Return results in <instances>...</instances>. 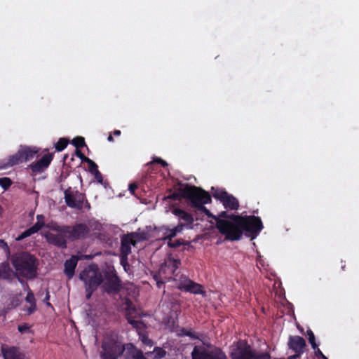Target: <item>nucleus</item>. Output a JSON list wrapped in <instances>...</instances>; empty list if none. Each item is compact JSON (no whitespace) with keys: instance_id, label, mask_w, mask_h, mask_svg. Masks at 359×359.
<instances>
[{"instance_id":"obj_38","label":"nucleus","mask_w":359,"mask_h":359,"mask_svg":"<svg viewBox=\"0 0 359 359\" xmlns=\"http://www.w3.org/2000/svg\"><path fill=\"white\" fill-rule=\"evenodd\" d=\"M28 329H29V327L27 325L18 326V330L20 332H24L27 331Z\"/></svg>"},{"instance_id":"obj_30","label":"nucleus","mask_w":359,"mask_h":359,"mask_svg":"<svg viewBox=\"0 0 359 359\" xmlns=\"http://www.w3.org/2000/svg\"><path fill=\"white\" fill-rule=\"evenodd\" d=\"M26 302L29 304H36V301L34 298V295L31 290L28 287V292L27 297L25 298Z\"/></svg>"},{"instance_id":"obj_26","label":"nucleus","mask_w":359,"mask_h":359,"mask_svg":"<svg viewBox=\"0 0 359 359\" xmlns=\"http://www.w3.org/2000/svg\"><path fill=\"white\" fill-rule=\"evenodd\" d=\"M186 291L194 294H200L202 293V287L201 285L191 281Z\"/></svg>"},{"instance_id":"obj_24","label":"nucleus","mask_w":359,"mask_h":359,"mask_svg":"<svg viewBox=\"0 0 359 359\" xmlns=\"http://www.w3.org/2000/svg\"><path fill=\"white\" fill-rule=\"evenodd\" d=\"M13 275V271L11 269L8 264L2 263L0 264V278L10 279Z\"/></svg>"},{"instance_id":"obj_22","label":"nucleus","mask_w":359,"mask_h":359,"mask_svg":"<svg viewBox=\"0 0 359 359\" xmlns=\"http://www.w3.org/2000/svg\"><path fill=\"white\" fill-rule=\"evenodd\" d=\"M104 287L108 292L117 291L119 288V280L116 276H111L104 283Z\"/></svg>"},{"instance_id":"obj_15","label":"nucleus","mask_w":359,"mask_h":359,"mask_svg":"<svg viewBox=\"0 0 359 359\" xmlns=\"http://www.w3.org/2000/svg\"><path fill=\"white\" fill-rule=\"evenodd\" d=\"M53 160V155L46 154L43 155L38 161L30 165V168L34 172H41L46 170Z\"/></svg>"},{"instance_id":"obj_46","label":"nucleus","mask_w":359,"mask_h":359,"mask_svg":"<svg viewBox=\"0 0 359 359\" xmlns=\"http://www.w3.org/2000/svg\"><path fill=\"white\" fill-rule=\"evenodd\" d=\"M114 140V138L113 137L110 135L109 137H108V141L109 142H112Z\"/></svg>"},{"instance_id":"obj_7","label":"nucleus","mask_w":359,"mask_h":359,"mask_svg":"<svg viewBox=\"0 0 359 359\" xmlns=\"http://www.w3.org/2000/svg\"><path fill=\"white\" fill-rule=\"evenodd\" d=\"M101 357L102 359H117L123 353V346L116 335H107L102 342Z\"/></svg>"},{"instance_id":"obj_6","label":"nucleus","mask_w":359,"mask_h":359,"mask_svg":"<svg viewBox=\"0 0 359 359\" xmlns=\"http://www.w3.org/2000/svg\"><path fill=\"white\" fill-rule=\"evenodd\" d=\"M38 151L39 149L35 147L21 146L16 154L0 161V170L7 169L23 161H29Z\"/></svg>"},{"instance_id":"obj_11","label":"nucleus","mask_w":359,"mask_h":359,"mask_svg":"<svg viewBox=\"0 0 359 359\" xmlns=\"http://www.w3.org/2000/svg\"><path fill=\"white\" fill-rule=\"evenodd\" d=\"M48 227L51 228L55 231H61L65 235L72 239H77L85 237L88 233V229L85 224H79L74 227L62 226L60 227L56 224L53 225H48Z\"/></svg>"},{"instance_id":"obj_25","label":"nucleus","mask_w":359,"mask_h":359,"mask_svg":"<svg viewBox=\"0 0 359 359\" xmlns=\"http://www.w3.org/2000/svg\"><path fill=\"white\" fill-rule=\"evenodd\" d=\"M87 162L90 165V170L92 172H94L96 180L101 183L102 181V177L101 173L97 169V165L90 159L86 158Z\"/></svg>"},{"instance_id":"obj_19","label":"nucleus","mask_w":359,"mask_h":359,"mask_svg":"<svg viewBox=\"0 0 359 359\" xmlns=\"http://www.w3.org/2000/svg\"><path fill=\"white\" fill-rule=\"evenodd\" d=\"M1 353L4 359H25V355L15 347L2 346Z\"/></svg>"},{"instance_id":"obj_27","label":"nucleus","mask_w":359,"mask_h":359,"mask_svg":"<svg viewBox=\"0 0 359 359\" xmlns=\"http://www.w3.org/2000/svg\"><path fill=\"white\" fill-rule=\"evenodd\" d=\"M191 281L192 280H191L186 276H182L180 279L178 288L186 291Z\"/></svg>"},{"instance_id":"obj_42","label":"nucleus","mask_w":359,"mask_h":359,"mask_svg":"<svg viewBox=\"0 0 359 359\" xmlns=\"http://www.w3.org/2000/svg\"><path fill=\"white\" fill-rule=\"evenodd\" d=\"M49 294H48V292L46 293V299H45V301L47 302V305L48 306H50V304L48 302L49 300Z\"/></svg>"},{"instance_id":"obj_36","label":"nucleus","mask_w":359,"mask_h":359,"mask_svg":"<svg viewBox=\"0 0 359 359\" xmlns=\"http://www.w3.org/2000/svg\"><path fill=\"white\" fill-rule=\"evenodd\" d=\"M154 162H157L158 163H161L163 166H167L168 163L163 159L156 158L154 160Z\"/></svg>"},{"instance_id":"obj_1","label":"nucleus","mask_w":359,"mask_h":359,"mask_svg":"<svg viewBox=\"0 0 359 359\" xmlns=\"http://www.w3.org/2000/svg\"><path fill=\"white\" fill-rule=\"evenodd\" d=\"M216 220L217 228L219 232L224 235L226 238L231 241L239 240L243 231L245 234L254 239L263 229L259 217L255 216H229L225 211L220 212L219 217H212Z\"/></svg>"},{"instance_id":"obj_39","label":"nucleus","mask_w":359,"mask_h":359,"mask_svg":"<svg viewBox=\"0 0 359 359\" xmlns=\"http://www.w3.org/2000/svg\"><path fill=\"white\" fill-rule=\"evenodd\" d=\"M0 247L6 249V250H8V246L7 245V243L6 242H4V241L3 240H0Z\"/></svg>"},{"instance_id":"obj_40","label":"nucleus","mask_w":359,"mask_h":359,"mask_svg":"<svg viewBox=\"0 0 359 359\" xmlns=\"http://www.w3.org/2000/svg\"><path fill=\"white\" fill-rule=\"evenodd\" d=\"M137 188V185L136 184H131L129 185V190L133 194L134 191L135 190V189Z\"/></svg>"},{"instance_id":"obj_43","label":"nucleus","mask_w":359,"mask_h":359,"mask_svg":"<svg viewBox=\"0 0 359 359\" xmlns=\"http://www.w3.org/2000/svg\"><path fill=\"white\" fill-rule=\"evenodd\" d=\"M114 134L115 135H116V136H118V135H121V131H120L119 130H115L114 131Z\"/></svg>"},{"instance_id":"obj_5","label":"nucleus","mask_w":359,"mask_h":359,"mask_svg":"<svg viewBox=\"0 0 359 359\" xmlns=\"http://www.w3.org/2000/svg\"><path fill=\"white\" fill-rule=\"evenodd\" d=\"M80 279L86 285L88 299L91 297L92 292L103 280L102 275L96 265H90L85 268L80 274Z\"/></svg>"},{"instance_id":"obj_14","label":"nucleus","mask_w":359,"mask_h":359,"mask_svg":"<svg viewBox=\"0 0 359 359\" xmlns=\"http://www.w3.org/2000/svg\"><path fill=\"white\" fill-rule=\"evenodd\" d=\"M36 220L37 222L36 224L30 227L29 229H27L26 231H23L17 238V241H21L27 237L30 236L31 235L37 233L44 225V217L42 215H38L36 216Z\"/></svg>"},{"instance_id":"obj_37","label":"nucleus","mask_w":359,"mask_h":359,"mask_svg":"<svg viewBox=\"0 0 359 359\" xmlns=\"http://www.w3.org/2000/svg\"><path fill=\"white\" fill-rule=\"evenodd\" d=\"M257 264L259 266V265L262 266H264V261L262 259V257L259 255L257 260Z\"/></svg>"},{"instance_id":"obj_31","label":"nucleus","mask_w":359,"mask_h":359,"mask_svg":"<svg viewBox=\"0 0 359 359\" xmlns=\"http://www.w3.org/2000/svg\"><path fill=\"white\" fill-rule=\"evenodd\" d=\"M154 357L156 358H162L166 354L165 350L161 348H155L154 350Z\"/></svg>"},{"instance_id":"obj_41","label":"nucleus","mask_w":359,"mask_h":359,"mask_svg":"<svg viewBox=\"0 0 359 359\" xmlns=\"http://www.w3.org/2000/svg\"><path fill=\"white\" fill-rule=\"evenodd\" d=\"M76 154H77V156H78L80 158H81V159H84L86 161H86V158H86V157H85V156H83V154H82L80 151H77V152H76Z\"/></svg>"},{"instance_id":"obj_2","label":"nucleus","mask_w":359,"mask_h":359,"mask_svg":"<svg viewBox=\"0 0 359 359\" xmlns=\"http://www.w3.org/2000/svg\"><path fill=\"white\" fill-rule=\"evenodd\" d=\"M13 265L18 275L26 278H33L36 275L39 262L27 252H22L13 257Z\"/></svg>"},{"instance_id":"obj_32","label":"nucleus","mask_w":359,"mask_h":359,"mask_svg":"<svg viewBox=\"0 0 359 359\" xmlns=\"http://www.w3.org/2000/svg\"><path fill=\"white\" fill-rule=\"evenodd\" d=\"M307 334L309 336V341L310 344H311L313 348L316 349L317 348V344H316L315 337H314L313 332L311 330H308Z\"/></svg>"},{"instance_id":"obj_49","label":"nucleus","mask_w":359,"mask_h":359,"mask_svg":"<svg viewBox=\"0 0 359 359\" xmlns=\"http://www.w3.org/2000/svg\"><path fill=\"white\" fill-rule=\"evenodd\" d=\"M170 197L171 198V196H170ZM172 198H175V195H172Z\"/></svg>"},{"instance_id":"obj_48","label":"nucleus","mask_w":359,"mask_h":359,"mask_svg":"<svg viewBox=\"0 0 359 359\" xmlns=\"http://www.w3.org/2000/svg\"><path fill=\"white\" fill-rule=\"evenodd\" d=\"M125 262H124L123 263H121V264H122L123 265H124V263H125ZM123 268H126V266H123Z\"/></svg>"},{"instance_id":"obj_12","label":"nucleus","mask_w":359,"mask_h":359,"mask_svg":"<svg viewBox=\"0 0 359 359\" xmlns=\"http://www.w3.org/2000/svg\"><path fill=\"white\" fill-rule=\"evenodd\" d=\"M212 194L215 198L222 203L225 208L230 210H237L238 208L239 203L238 200L225 191L212 187Z\"/></svg>"},{"instance_id":"obj_10","label":"nucleus","mask_w":359,"mask_h":359,"mask_svg":"<svg viewBox=\"0 0 359 359\" xmlns=\"http://www.w3.org/2000/svg\"><path fill=\"white\" fill-rule=\"evenodd\" d=\"M192 359H227L219 349L210 348L204 345L196 346L191 353Z\"/></svg>"},{"instance_id":"obj_18","label":"nucleus","mask_w":359,"mask_h":359,"mask_svg":"<svg viewBox=\"0 0 359 359\" xmlns=\"http://www.w3.org/2000/svg\"><path fill=\"white\" fill-rule=\"evenodd\" d=\"M58 234H55L52 233H48L46 234V238L47 241L53 245L60 248H66V240L65 236H67L61 231H57Z\"/></svg>"},{"instance_id":"obj_13","label":"nucleus","mask_w":359,"mask_h":359,"mask_svg":"<svg viewBox=\"0 0 359 359\" xmlns=\"http://www.w3.org/2000/svg\"><path fill=\"white\" fill-rule=\"evenodd\" d=\"M65 202L69 207L74 208H81L83 196L79 192L71 193L66 191L65 193Z\"/></svg>"},{"instance_id":"obj_16","label":"nucleus","mask_w":359,"mask_h":359,"mask_svg":"<svg viewBox=\"0 0 359 359\" xmlns=\"http://www.w3.org/2000/svg\"><path fill=\"white\" fill-rule=\"evenodd\" d=\"M180 264L179 259L168 257L165 259L164 265L160 269V275L164 273L173 274Z\"/></svg>"},{"instance_id":"obj_9","label":"nucleus","mask_w":359,"mask_h":359,"mask_svg":"<svg viewBox=\"0 0 359 359\" xmlns=\"http://www.w3.org/2000/svg\"><path fill=\"white\" fill-rule=\"evenodd\" d=\"M147 235L145 233H132L124 236L121 239V262L123 263L127 261L128 255L131 252V246H135L137 242L145 240Z\"/></svg>"},{"instance_id":"obj_17","label":"nucleus","mask_w":359,"mask_h":359,"mask_svg":"<svg viewBox=\"0 0 359 359\" xmlns=\"http://www.w3.org/2000/svg\"><path fill=\"white\" fill-rule=\"evenodd\" d=\"M290 348L293 350L296 353L300 355L304 351L306 346L305 340L299 336L290 337L288 342Z\"/></svg>"},{"instance_id":"obj_4","label":"nucleus","mask_w":359,"mask_h":359,"mask_svg":"<svg viewBox=\"0 0 359 359\" xmlns=\"http://www.w3.org/2000/svg\"><path fill=\"white\" fill-rule=\"evenodd\" d=\"M172 212L178 217L179 224L173 229H169L165 226L161 227L159 231L162 232L163 239L173 238L184 228L191 229L192 227L194 218L191 214L179 208H174Z\"/></svg>"},{"instance_id":"obj_3","label":"nucleus","mask_w":359,"mask_h":359,"mask_svg":"<svg viewBox=\"0 0 359 359\" xmlns=\"http://www.w3.org/2000/svg\"><path fill=\"white\" fill-rule=\"evenodd\" d=\"M182 196L187 198L192 206L204 212L208 216L212 217L209 210L203 206L204 204L210 203V194L203 189L191 186H186L180 189Z\"/></svg>"},{"instance_id":"obj_20","label":"nucleus","mask_w":359,"mask_h":359,"mask_svg":"<svg viewBox=\"0 0 359 359\" xmlns=\"http://www.w3.org/2000/svg\"><path fill=\"white\" fill-rule=\"evenodd\" d=\"M124 357L125 359H145L142 353L131 344L126 345Z\"/></svg>"},{"instance_id":"obj_34","label":"nucleus","mask_w":359,"mask_h":359,"mask_svg":"<svg viewBox=\"0 0 359 359\" xmlns=\"http://www.w3.org/2000/svg\"><path fill=\"white\" fill-rule=\"evenodd\" d=\"M140 339H141L142 342L143 344H144L145 345L151 346L153 344L152 341L150 339H149V337L145 334H140Z\"/></svg>"},{"instance_id":"obj_29","label":"nucleus","mask_w":359,"mask_h":359,"mask_svg":"<svg viewBox=\"0 0 359 359\" xmlns=\"http://www.w3.org/2000/svg\"><path fill=\"white\" fill-rule=\"evenodd\" d=\"M72 144L76 148L82 147L85 145L84 138L81 137H77L72 140Z\"/></svg>"},{"instance_id":"obj_23","label":"nucleus","mask_w":359,"mask_h":359,"mask_svg":"<svg viewBox=\"0 0 359 359\" xmlns=\"http://www.w3.org/2000/svg\"><path fill=\"white\" fill-rule=\"evenodd\" d=\"M79 258L76 257H72L71 259L67 260L65 263V273L68 278H72L74 274V270L77 264Z\"/></svg>"},{"instance_id":"obj_44","label":"nucleus","mask_w":359,"mask_h":359,"mask_svg":"<svg viewBox=\"0 0 359 359\" xmlns=\"http://www.w3.org/2000/svg\"><path fill=\"white\" fill-rule=\"evenodd\" d=\"M299 355H298V353H297L296 355H291L290 357H288L287 359H296Z\"/></svg>"},{"instance_id":"obj_33","label":"nucleus","mask_w":359,"mask_h":359,"mask_svg":"<svg viewBox=\"0 0 359 359\" xmlns=\"http://www.w3.org/2000/svg\"><path fill=\"white\" fill-rule=\"evenodd\" d=\"M11 184V181L10 179L7 177L0 178V185L4 189H6Z\"/></svg>"},{"instance_id":"obj_8","label":"nucleus","mask_w":359,"mask_h":359,"mask_svg":"<svg viewBox=\"0 0 359 359\" xmlns=\"http://www.w3.org/2000/svg\"><path fill=\"white\" fill-rule=\"evenodd\" d=\"M231 356L232 359H270L269 354L257 352L244 341H239L232 348Z\"/></svg>"},{"instance_id":"obj_45","label":"nucleus","mask_w":359,"mask_h":359,"mask_svg":"<svg viewBox=\"0 0 359 359\" xmlns=\"http://www.w3.org/2000/svg\"><path fill=\"white\" fill-rule=\"evenodd\" d=\"M317 354L321 355L323 358L327 359L319 349H318Z\"/></svg>"},{"instance_id":"obj_35","label":"nucleus","mask_w":359,"mask_h":359,"mask_svg":"<svg viewBox=\"0 0 359 359\" xmlns=\"http://www.w3.org/2000/svg\"><path fill=\"white\" fill-rule=\"evenodd\" d=\"M36 309V304H29L28 306H26L25 307L24 310L25 311H26V313L28 314V315H30L32 314V313H34Z\"/></svg>"},{"instance_id":"obj_28","label":"nucleus","mask_w":359,"mask_h":359,"mask_svg":"<svg viewBox=\"0 0 359 359\" xmlns=\"http://www.w3.org/2000/svg\"><path fill=\"white\" fill-rule=\"evenodd\" d=\"M67 144H68V140L67 139L61 138L55 144V149L57 151H61L67 146Z\"/></svg>"},{"instance_id":"obj_21","label":"nucleus","mask_w":359,"mask_h":359,"mask_svg":"<svg viewBox=\"0 0 359 359\" xmlns=\"http://www.w3.org/2000/svg\"><path fill=\"white\" fill-rule=\"evenodd\" d=\"M125 305L126 316L127 317L128 322L133 325L135 324L137 322L133 318H136L138 316L139 313L137 311L133 306V304L128 300L126 301Z\"/></svg>"},{"instance_id":"obj_47","label":"nucleus","mask_w":359,"mask_h":359,"mask_svg":"<svg viewBox=\"0 0 359 359\" xmlns=\"http://www.w3.org/2000/svg\"><path fill=\"white\" fill-rule=\"evenodd\" d=\"M161 283H160L159 281H157V285H158V287H161Z\"/></svg>"}]
</instances>
